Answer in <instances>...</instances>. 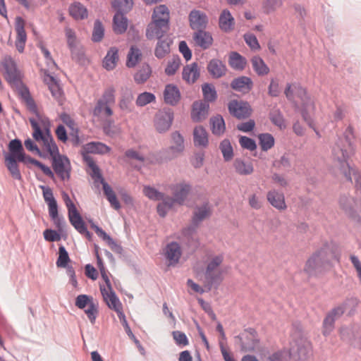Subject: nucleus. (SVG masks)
<instances>
[{
	"label": "nucleus",
	"instance_id": "nucleus-1",
	"mask_svg": "<svg viewBox=\"0 0 361 361\" xmlns=\"http://www.w3.org/2000/svg\"><path fill=\"white\" fill-rule=\"evenodd\" d=\"M290 357L292 361H313V351L308 339L300 336L290 343Z\"/></svg>",
	"mask_w": 361,
	"mask_h": 361
},
{
	"label": "nucleus",
	"instance_id": "nucleus-2",
	"mask_svg": "<svg viewBox=\"0 0 361 361\" xmlns=\"http://www.w3.org/2000/svg\"><path fill=\"white\" fill-rule=\"evenodd\" d=\"M84 158L87 164L92 170L90 176L94 179V183H100L102 184L104 193L109 202L111 206L116 210H118L121 208V204L111 186L106 182H105L104 179L103 178L99 168L97 166L92 157L89 156H85Z\"/></svg>",
	"mask_w": 361,
	"mask_h": 361
},
{
	"label": "nucleus",
	"instance_id": "nucleus-3",
	"mask_svg": "<svg viewBox=\"0 0 361 361\" xmlns=\"http://www.w3.org/2000/svg\"><path fill=\"white\" fill-rule=\"evenodd\" d=\"M224 261V256L218 255L212 257L207 262L204 271V278L210 290L213 286H218L223 281V271L220 266Z\"/></svg>",
	"mask_w": 361,
	"mask_h": 361
},
{
	"label": "nucleus",
	"instance_id": "nucleus-4",
	"mask_svg": "<svg viewBox=\"0 0 361 361\" xmlns=\"http://www.w3.org/2000/svg\"><path fill=\"white\" fill-rule=\"evenodd\" d=\"M235 338L244 352H257L261 349L258 335L252 328L244 330Z\"/></svg>",
	"mask_w": 361,
	"mask_h": 361
},
{
	"label": "nucleus",
	"instance_id": "nucleus-5",
	"mask_svg": "<svg viewBox=\"0 0 361 361\" xmlns=\"http://www.w3.org/2000/svg\"><path fill=\"white\" fill-rule=\"evenodd\" d=\"M295 94L300 98L302 102L301 114L307 123L312 126V118L311 115L314 111V105L311 99L307 96L305 89L298 84H293Z\"/></svg>",
	"mask_w": 361,
	"mask_h": 361
},
{
	"label": "nucleus",
	"instance_id": "nucleus-6",
	"mask_svg": "<svg viewBox=\"0 0 361 361\" xmlns=\"http://www.w3.org/2000/svg\"><path fill=\"white\" fill-rule=\"evenodd\" d=\"M167 189L173 195L171 197L172 202L174 204L183 205L191 192L192 186L189 183L182 180L169 184Z\"/></svg>",
	"mask_w": 361,
	"mask_h": 361
},
{
	"label": "nucleus",
	"instance_id": "nucleus-7",
	"mask_svg": "<svg viewBox=\"0 0 361 361\" xmlns=\"http://www.w3.org/2000/svg\"><path fill=\"white\" fill-rule=\"evenodd\" d=\"M317 257L328 268L331 267V261H340V253L337 250L336 246L333 243H326L315 252Z\"/></svg>",
	"mask_w": 361,
	"mask_h": 361
},
{
	"label": "nucleus",
	"instance_id": "nucleus-8",
	"mask_svg": "<svg viewBox=\"0 0 361 361\" xmlns=\"http://www.w3.org/2000/svg\"><path fill=\"white\" fill-rule=\"evenodd\" d=\"M1 63L5 70L6 80L11 84L17 85L20 81L21 74L13 59L10 56H5Z\"/></svg>",
	"mask_w": 361,
	"mask_h": 361
},
{
	"label": "nucleus",
	"instance_id": "nucleus-9",
	"mask_svg": "<svg viewBox=\"0 0 361 361\" xmlns=\"http://www.w3.org/2000/svg\"><path fill=\"white\" fill-rule=\"evenodd\" d=\"M52 166L55 173L61 180L69 179L71 164L66 156L59 154L52 158Z\"/></svg>",
	"mask_w": 361,
	"mask_h": 361
},
{
	"label": "nucleus",
	"instance_id": "nucleus-10",
	"mask_svg": "<svg viewBox=\"0 0 361 361\" xmlns=\"http://www.w3.org/2000/svg\"><path fill=\"white\" fill-rule=\"evenodd\" d=\"M100 291L109 308L114 310L117 314L123 312L122 304L113 290L112 287L106 288L105 286L101 285Z\"/></svg>",
	"mask_w": 361,
	"mask_h": 361
},
{
	"label": "nucleus",
	"instance_id": "nucleus-11",
	"mask_svg": "<svg viewBox=\"0 0 361 361\" xmlns=\"http://www.w3.org/2000/svg\"><path fill=\"white\" fill-rule=\"evenodd\" d=\"M339 204L352 221L361 225V218L355 209L357 202L354 198L343 195L339 199Z\"/></svg>",
	"mask_w": 361,
	"mask_h": 361
},
{
	"label": "nucleus",
	"instance_id": "nucleus-12",
	"mask_svg": "<svg viewBox=\"0 0 361 361\" xmlns=\"http://www.w3.org/2000/svg\"><path fill=\"white\" fill-rule=\"evenodd\" d=\"M173 120V113L170 110L159 111L155 116L154 126L160 133H164L170 128Z\"/></svg>",
	"mask_w": 361,
	"mask_h": 361
},
{
	"label": "nucleus",
	"instance_id": "nucleus-13",
	"mask_svg": "<svg viewBox=\"0 0 361 361\" xmlns=\"http://www.w3.org/2000/svg\"><path fill=\"white\" fill-rule=\"evenodd\" d=\"M172 145L164 151L166 159H172L181 153L184 149V139L182 135L176 131L171 134Z\"/></svg>",
	"mask_w": 361,
	"mask_h": 361
},
{
	"label": "nucleus",
	"instance_id": "nucleus-14",
	"mask_svg": "<svg viewBox=\"0 0 361 361\" xmlns=\"http://www.w3.org/2000/svg\"><path fill=\"white\" fill-rule=\"evenodd\" d=\"M229 113L238 119L247 118L251 114L250 105L243 101L232 100L228 103Z\"/></svg>",
	"mask_w": 361,
	"mask_h": 361
},
{
	"label": "nucleus",
	"instance_id": "nucleus-15",
	"mask_svg": "<svg viewBox=\"0 0 361 361\" xmlns=\"http://www.w3.org/2000/svg\"><path fill=\"white\" fill-rule=\"evenodd\" d=\"M326 269L327 267L314 253L307 260L304 267V271L310 276L322 274Z\"/></svg>",
	"mask_w": 361,
	"mask_h": 361
},
{
	"label": "nucleus",
	"instance_id": "nucleus-16",
	"mask_svg": "<svg viewBox=\"0 0 361 361\" xmlns=\"http://www.w3.org/2000/svg\"><path fill=\"white\" fill-rule=\"evenodd\" d=\"M343 314V307H335L327 314L323 322L322 334L324 336H329L333 331L335 321L341 317Z\"/></svg>",
	"mask_w": 361,
	"mask_h": 361
},
{
	"label": "nucleus",
	"instance_id": "nucleus-17",
	"mask_svg": "<svg viewBox=\"0 0 361 361\" xmlns=\"http://www.w3.org/2000/svg\"><path fill=\"white\" fill-rule=\"evenodd\" d=\"M169 30V24L157 22L155 20L148 25L146 30V37L148 39L162 38Z\"/></svg>",
	"mask_w": 361,
	"mask_h": 361
},
{
	"label": "nucleus",
	"instance_id": "nucleus-18",
	"mask_svg": "<svg viewBox=\"0 0 361 361\" xmlns=\"http://www.w3.org/2000/svg\"><path fill=\"white\" fill-rule=\"evenodd\" d=\"M15 29L17 33L16 47L17 50L20 53H22L25 49L27 35L25 30V21L21 17H17L16 18Z\"/></svg>",
	"mask_w": 361,
	"mask_h": 361
},
{
	"label": "nucleus",
	"instance_id": "nucleus-19",
	"mask_svg": "<svg viewBox=\"0 0 361 361\" xmlns=\"http://www.w3.org/2000/svg\"><path fill=\"white\" fill-rule=\"evenodd\" d=\"M190 25L192 30H204L208 23L207 15L197 10L192 11L189 14Z\"/></svg>",
	"mask_w": 361,
	"mask_h": 361
},
{
	"label": "nucleus",
	"instance_id": "nucleus-20",
	"mask_svg": "<svg viewBox=\"0 0 361 361\" xmlns=\"http://www.w3.org/2000/svg\"><path fill=\"white\" fill-rule=\"evenodd\" d=\"M209 104L203 101H196L192 104L191 118L195 122L204 120L208 115Z\"/></svg>",
	"mask_w": 361,
	"mask_h": 361
},
{
	"label": "nucleus",
	"instance_id": "nucleus-21",
	"mask_svg": "<svg viewBox=\"0 0 361 361\" xmlns=\"http://www.w3.org/2000/svg\"><path fill=\"white\" fill-rule=\"evenodd\" d=\"M197 226L191 224L184 228L181 231V237L178 238L187 244L189 247H197L199 245V240L196 236Z\"/></svg>",
	"mask_w": 361,
	"mask_h": 361
},
{
	"label": "nucleus",
	"instance_id": "nucleus-22",
	"mask_svg": "<svg viewBox=\"0 0 361 361\" xmlns=\"http://www.w3.org/2000/svg\"><path fill=\"white\" fill-rule=\"evenodd\" d=\"M182 251L180 245L176 242L169 243L165 248V256L169 261V266H174L181 257Z\"/></svg>",
	"mask_w": 361,
	"mask_h": 361
},
{
	"label": "nucleus",
	"instance_id": "nucleus-23",
	"mask_svg": "<svg viewBox=\"0 0 361 361\" xmlns=\"http://www.w3.org/2000/svg\"><path fill=\"white\" fill-rule=\"evenodd\" d=\"M207 68L210 75L214 79L224 76L227 71L226 64L218 59H211L207 64Z\"/></svg>",
	"mask_w": 361,
	"mask_h": 361
},
{
	"label": "nucleus",
	"instance_id": "nucleus-24",
	"mask_svg": "<svg viewBox=\"0 0 361 361\" xmlns=\"http://www.w3.org/2000/svg\"><path fill=\"white\" fill-rule=\"evenodd\" d=\"M267 199L272 207L279 211H284L287 208L283 192H279L274 189L271 190L267 194Z\"/></svg>",
	"mask_w": 361,
	"mask_h": 361
},
{
	"label": "nucleus",
	"instance_id": "nucleus-25",
	"mask_svg": "<svg viewBox=\"0 0 361 361\" xmlns=\"http://www.w3.org/2000/svg\"><path fill=\"white\" fill-rule=\"evenodd\" d=\"M231 87L233 90L237 92L247 93L252 90L253 82L249 77L240 76L231 81Z\"/></svg>",
	"mask_w": 361,
	"mask_h": 361
},
{
	"label": "nucleus",
	"instance_id": "nucleus-26",
	"mask_svg": "<svg viewBox=\"0 0 361 361\" xmlns=\"http://www.w3.org/2000/svg\"><path fill=\"white\" fill-rule=\"evenodd\" d=\"M193 39L196 45L204 50L209 49L213 43L212 34L204 30L195 32L193 35Z\"/></svg>",
	"mask_w": 361,
	"mask_h": 361
},
{
	"label": "nucleus",
	"instance_id": "nucleus-27",
	"mask_svg": "<svg viewBox=\"0 0 361 361\" xmlns=\"http://www.w3.org/2000/svg\"><path fill=\"white\" fill-rule=\"evenodd\" d=\"M200 75L199 66L197 63H192L185 66L183 69V79L188 84L195 83Z\"/></svg>",
	"mask_w": 361,
	"mask_h": 361
},
{
	"label": "nucleus",
	"instance_id": "nucleus-28",
	"mask_svg": "<svg viewBox=\"0 0 361 361\" xmlns=\"http://www.w3.org/2000/svg\"><path fill=\"white\" fill-rule=\"evenodd\" d=\"M164 102L170 105H176L180 99V93L177 86L166 85L164 91Z\"/></svg>",
	"mask_w": 361,
	"mask_h": 361
},
{
	"label": "nucleus",
	"instance_id": "nucleus-29",
	"mask_svg": "<svg viewBox=\"0 0 361 361\" xmlns=\"http://www.w3.org/2000/svg\"><path fill=\"white\" fill-rule=\"evenodd\" d=\"M211 214V207L207 202H204L202 205L197 207L194 211L192 224L198 227L200 224Z\"/></svg>",
	"mask_w": 361,
	"mask_h": 361
},
{
	"label": "nucleus",
	"instance_id": "nucleus-30",
	"mask_svg": "<svg viewBox=\"0 0 361 361\" xmlns=\"http://www.w3.org/2000/svg\"><path fill=\"white\" fill-rule=\"evenodd\" d=\"M133 94L128 87H124L121 90V96L119 100L118 106L122 111L131 112L133 111Z\"/></svg>",
	"mask_w": 361,
	"mask_h": 361
},
{
	"label": "nucleus",
	"instance_id": "nucleus-31",
	"mask_svg": "<svg viewBox=\"0 0 361 361\" xmlns=\"http://www.w3.org/2000/svg\"><path fill=\"white\" fill-rule=\"evenodd\" d=\"M193 142L196 147H207L209 143L208 133L202 126H196L193 130Z\"/></svg>",
	"mask_w": 361,
	"mask_h": 361
},
{
	"label": "nucleus",
	"instance_id": "nucleus-32",
	"mask_svg": "<svg viewBox=\"0 0 361 361\" xmlns=\"http://www.w3.org/2000/svg\"><path fill=\"white\" fill-rule=\"evenodd\" d=\"M234 24L235 20L230 11L227 9L223 10L219 19L220 29L225 32H229L233 29Z\"/></svg>",
	"mask_w": 361,
	"mask_h": 361
},
{
	"label": "nucleus",
	"instance_id": "nucleus-33",
	"mask_svg": "<svg viewBox=\"0 0 361 361\" xmlns=\"http://www.w3.org/2000/svg\"><path fill=\"white\" fill-rule=\"evenodd\" d=\"M8 149L10 154L6 156H11L13 158H16L18 161H25V153L23 147L20 140L14 139L9 142Z\"/></svg>",
	"mask_w": 361,
	"mask_h": 361
},
{
	"label": "nucleus",
	"instance_id": "nucleus-34",
	"mask_svg": "<svg viewBox=\"0 0 361 361\" xmlns=\"http://www.w3.org/2000/svg\"><path fill=\"white\" fill-rule=\"evenodd\" d=\"M171 43V40L168 37L158 39L154 49L155 56L159 59L164 58L170 52Z\"/></svg>",
	"mask_w": 361,
	"mask_h": 361
},
{
	"label": "nucleus",
	"instance_id": "nucleus-35",
	"mask_svg": "<svg viewBox=\"0 0 361 361\" xmlns=\"http://www.w3.org/2000/svg\"><path fill=\"white\" fill-rule=\"evenodd\" d=\"M114 31L116 34L124 33L128 27V19L121 12H116L113 19Z\"/></svg>",
	"mask_w": 361,
	"mask_h": 361
},
{
	"label": "nucleus",
	"instance_id": "nucleus-36",
	"mask_svg": "<svg viewBox=\"0 0 361 361\" xmlns=\"http://www.w3.org/2000/svg\"><path fill=\"white\" fill-rule=\"evenodd\" d=\"M118 50L116 47H111L107 51L106 56L103 61L104 67L108 70H113L118 61Z\"/></svg>",
	"mask_w": 361,
	"mask_h": 361
},
{
	"label": "nucleus",
	"instance_id": "nucleus-37",
	"mask_svg": "<svg viewBox=\"0 0 361 361\" xmlns=\"http://www.w3.org/2000/svg\"><path fill=\"white\" fill-rule=\"evenodd\" d=\"M62 198L68 209V215L70 223L80 218L81 216L78 212L75 205L71 200L69 195L66 192H63Z\"/></svg>",
	"mask_w": 361,
	"mask_h": 361
},
{
	"label": "nucleus",
	"instance_id": "nucleus-38",
	"mask_svg": "<svg viewBox=\"0 0 361 361\" xmlns=\"http://www.w3.org/2000/svg\"><path fill=\"white\" fill-rule=\"evenodd\" d=\"M233 167L236 173L243 176L250 175L254 171L252 163L247 162L242 159H235L233 162Z\"/></svg>",
	"mask_w": 361,
	"mask_h": 361
},
{
	"label": "nucleus",
	"instance_id": "nucleus-39",
	"mask_svg": "<svg viewBox=\"0 0 361 361\" xmlns=\"http://www.w3.org/2000/svg\"><path fill=\"white\" fill-rule=\"evenodd\" d=\"M18 159L11 156L5 157V164L11 176L16 180H21L22 176L17 164Z\"/></svg>",
	"mask_w": 361,
	"mask_h": 361
},
{
	"label": "nucleus",
	"instance_id": "nucleus-40",
	"mask_svg": "<svg viewBox=\"0 0 361 361\" xmlns=\"http://www.w3.org/2000/svg\"><path fill=\"white\" fill-rule=\"evenodd\" d=\"M210 125L212 133L216 135H221L224 133L226 130L225 122L221 115L210 118Z\"/></svg>",
	"mask_w": 361,
	"mask_h": 361
},
{
	"label": "nucleus",
	"instance_id": "nucleus-41",
	"mask_svg": "<svg viewBox=\"0 0 361 361\" xmlns=\"http://www.w3.org/2000/svg\"><path fill=\"white\" fill-rule=\"evenodd\" d=\"M228 63L232 68L242 71L245 68L246 59L238 52L233 51L229 55Z\"/></svg>",
	"mask_w": 361,
	"mask_h": 361
},
{
	"label": "nucleus",
	"instance_id": "nucleus-42",
	"mask_svg": "<svg viewBox=\"0 0 361 361\" xmlns=\"http://www.w3.org/2000/svg\"><path fill=\"white\" fill-rule=\"evenodd\" d=\"M152 20L169 24V11L165 5H159L154 9Z\"/></svg>",
	"mask_w": 361,
	"mask_h": 361
},
{
	"label": "nucleus",
	"instance_id": "nucleus-43",
	"mask_svg": "<svg viewBox=\"0 0 361 361\" xmlns=\"http://www.w3.org/2000/svg\"><path fill=\"white\" fill-rule=\"evenodd\" d=\"M85 150L88 153L105 154L110 152L111 148L100 142H91L85 145Z\"/></svg>",
	"mask_w": 361,
	"mask_h": 361
},
{
	"label": "nucleus",
	"instance_id": "nucleus-44",
	"mask_svg": "<svg viewBox=\"0 0 361 361\" xmlns=\"http://www.w3.org/2000/svg\"><path fill=\"white\" fill-rule=\"evenodd\" d=\"M69 13L76 20H82L87 17L86 8L79 2H75L70 6Z\"/></svg>",
	"mask_w": 361,
	"mask_h": 361
},
{
	"label": "nucleus",
	"instance_id": "nucleus-45",
	"mask_svg": "<svg viewBox=\"0 0 361 361\" xmlns=\"http://www.w3.org/2000/svg\"><path fill=\"white\" fill-rule=\"evenodd\" d=\"M92 115L97 118L103 116H111L113 115V111L110 105L97 100L95 106L92 110Z\"/></svg>",
	"mask_w": 361,
	"mask_h": 361
},
{
	"label": "nucleus",
	"instance_id": "nucleus-46",
	"mask_svg": "<svg viewBox=\"0 0 361 361\" xmlns=\"http://www.w3.org/2000/svg\"><path fill=\"white\" fill-rule=\"evenodd\" d=\"M251 63L254 71L258 75H265L269 73V68L261 57L258 56H253L251 59Z\"/></svg>",
	"mask_w": 361,
	"mask_h": 361
},
{
	"label": "nucleus",
	"instance_id": "nucleus-47",
	"mask_svg": "<svg viewBox=\"0 0 361 361\" xmlns=\"http://www.w3.org/2000/svg\"><path fill=\"white\" fill-rule=\"evenodd\" d=\"M142 53L139 48L135 46H131L127 56L126 66L128 68L135 67L140 61Z\"/></svg>",
	"mask_w": 361,
	"mask_h": 361
},
{
	"label": "nucleus",
	"instance_id": "nucleus-48",
	"mask_svg": "<svg viewBox=\"0 0 361 361\" xmlns=\"http://www.w3.org/2000/svg\"><path fill=\"white\" fill-rule=\"evenodd\" d=\"M271 122L280 129L286 128V120L279 109H272L269 115Z\"/></svg>",
	"mask_w": 361,
	"mask_h": 361
},
{
	"label": "nucleus",
	"instance_id": "nucleus-49",
	"mask_svg": "<svg viewBox=\"0 0 361 361\" xmlns=\"http://www.w3.org/2000/svg\"><path fill=\"white\" fill-rule=\"evenodd\" d=\"M202 90L204 99V102L209 104V102H214L216 99L217 93L213 85L204 83L202 86Z\"/></svg>",
	"mask_w": 361,
	"mask_h": 361
},
{
	"label": "nucleus",
	"instance_id": "nucleus-50",
	"mask_svg": "<svg viewBox=\"0 0 361 361\" xmlns=\"http://www.w3.org/2000/svg\"><path fill=\"white\" fill-rule=\"evenodd\" d=\"M152 73V70L148 64L143 65L142 68L135 74L134 80L137 84L145 82Z\"/></svg>",
	"mask_w": 361,
	"mask_h": 361
},
{
	"label": "nucleus",
	"instance_id": "nucleus-51",
	"mask_svg": "<svg viewBox=\"0 0 361 361\" xmlns=\"http://www.w3.org/2000/svg\"><path fill=\"white\" fill-rule=\"evenodd\" d=\"M359 303L360 300L357 298H351L347 299L343 304L336 307H343V313L348 312L349 315H353L355 314Z\"/></svg>",
	"mask_w": 361,
	"mask_h": 361
},
{
	"label": "nucleus",
	"instance_id": "nucleus-52",
	"mask_svg": "<svg viewBox=\"0 0 361 361\" xmlns=\"http://www.w3.org/2000/svg\"><path fill=\"white\" fill-rule=\"evenodd\" d=\"M43 144L44 149L49 153L51 158H54L56 156L60 154L58 146L54 141L53 137L49 134H47L46 138L44 139Z\"/></svg>",
	"mask_w": 361,
	"mask_h": 361
},
{
	"label": "nucleus",
	"instance_id": "nucleus-53",
	"mask_svg": "<svg viewBox=\"0 0 361 361\" xmlns=\"http://www.w3.org/2000/svg\"><path fill=\"white\" fill-rule=\"evenodd\" d=\"M143 194L151 200L159 201L164 199L166 195L149 185H145L142 190Z\"/></svg>",
	"mask_w": 361,
	"mask_h": 361
},
{
	"label": "nucleus",
	"instance_id": "nucleus-54",
	"mask_svg": "<svg viewBox=\"0 0 361 361\" xmlns=\"http://www.w3.org/2000/svg\"><path fill=\"white\" fill-rule=\"evenodd\" d=\"M161 200L162 201L158 204L157 209L159 215L161 217H164L168 211L174 206V204L172 202L170 196H166Z\"/></svg>",
	"mask_w": 361,
	"mask_h": 361
},
{
	"label": "nucleus",
	"instance_id": "nucleus-55",
	"mask_svg": "<svg viewBox=\"0 0 361 361\" xmlns=\"http://www.w3.org/2000/svg\"><path fill=\"white\" fill-rule=\"evenodd\" d=\"M219 148L226 161H228L232 159L233 157V150L229 140L224 139L222 140L220 143Z\"/></svg>",
	"mask_w": 361,
	"mask_h": 361
},
{
	"label": "nucleus",
	"instance_id": "nucleus-56",
	"mask_svg": "<svg viewBox=\"0 0 361 361\" xmlns=\"http://www.w3.org/2000/svg\"><path fill=\"white\" fill-rule=\"evenodd\" d=\"M115 93V87L113 86H109L104 90L102 97L99 99L98 101H101L111 106L116 102Z\"/></svg>",
	"mask_w": 361,
	"mask_h": 361
},
{
	"label": "nucleus",
	"instance_id": "nucleus-57",
	"mask_svg": "<svg viewBox=\"0 0 361 361\" xmlns=\"http://www.w3.org/2000/svg\"><path fill=\"white\" fill-rule=\"evenodd\" d=\"M180 66V59L178 56H173L172 59L169 60L165 68V73L169 75H173Z\"/></svg>",
	"mask_w": 361,
	"mask_h": 361
},
{
	"label": "nucleus",
	"instance_id": "nucleus-58",
	"mask_svg": "<svg viewBox=\"0 0 361 361\" xmlns=\"http://www.w3.org/2000/svg\"><path fill=\"white\" fill-rule=\"evenodd\" d=\"M259 141L263 151H267L274 145V138L269 133L260 134L259 135Z\"/></svg>",
	"mask_w": 361,
	"mask_h": 361
},
{
	"label": "nucleus",
	"instance_id": "nucleus-59",
	"mask_svg": "<svg viewBox=\"0 0 361 361\" xmlns=\"http://www.w3.org/2000/svg\"><path fill=\"white\" fill-rule=\"evenodd\" d=\"M156 97L153 93L144 92L139 94L136 99V105L140 107L146 106L153 102H155Z\"/></svg>",
	"mask_w": 361,
	"mask_h": 361
},
{
	"label": "nucleus",
	"instance_id": "nucleus-60",
	"mask_svg": "<svg viewBox=\"0 0 361 361\" xmlns=\"http://www.w3.org/2000/svg\"><path fill=\"white\" fill-rule=\"evenodd\" d=\"M104 35V28L99 20H96L94 23L92 40L94 42L102 41Z\"/></svg>",
	"mask_w": 361,
	"mask_h": 361
},
{
	"label": "nucleus",
	"instance_id": "nucleus-61",
	"mask_svg": "<svg viewBox=\"0 0 361 361\" xmlns=\"http://www.w3.org/2000/svg\"><path fill=\"white\" fill-rule=\"evenodd\" d=\"M71 224L79 233L85 235L88 240L91 239L92 233L87 231L82 216L73 221Z\"/></svg>",
	"mask_w": 361,
	"mask_h": 361
},
{
	"label": "nucleus",
	"instance_id": "nucleus-62",
	"mask_svg": "<svg viewBox=\"0 0 361 361\" xmlns=\"http://www.w3.org/2000/svg\"><path fill=\"white\" fill-rule=\"evenodd\" d=\"M70 257L65 247L61 245L59 247V257L56 260V266L58 267H66L70 262Z\"/></svg>",
	"mask_w": 361,
	"mask_h": 361
},
{
	"label": "nucleus",
	"instance_id": "nucleus-63",
	"mask_svg": "<svg viewBox=\"0 0 361 361\" xmlns=\"http://www.w3.org/2000/svg\"><path fill=\"white\" fill-rule=\"evenodd\" d=\"M285 0H264L262 4V8L264 13H270L280 8Z\"/></svg>",
	"mask_w": 361,
	"mask_h": 361
},
{
	"label": "nucleus",
	"instance_id": "nucleus-64",
	"mask_svg": "<svg viewBox=\"0 0 361 361\" xmlns=\"http://www.w3.org/2000/svg\"><path fill=\"white\" fill-rule=\"evenodd\" d=\"M94 302L96 301L92 296L82 294L76 297L75 305L78 308L85 310L86 307L90 306L91 303Z\"/></svg>",
	"mask_w": 361,
	"mask_h": 361
}]
</instances>
